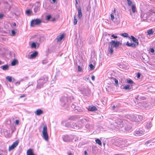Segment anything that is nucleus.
Segmentation results:
<instances>
[{"label": "nucleus", "mask_w": 155, "mask_h": 155, "mask_svg": "<svg viewBox=\"0 0 155 155\" xmlns=\"http://www.w3.org/2000/svg\"><path fill=\"white\" fill-rule=\"evenodd\" d=\"M91 121V119L87 117H83L79 119V122L81 124L85 125V128L87 130L90 131L94 128V125L92 124L89 123Z\"/></svg>", "instance_id": "nucleus-1"}, {"label": "nucleus", "mask_w": 155, "mask_h": 155, "mask_svg": "<svg viewBox=\"0 0 155 155\" xmlns=\"http://www.w3.org/2000/svg\"><path fill=\"white\" fill-rule=\"evenodd\" d=\"M110 127L112 129L114 128L121 127L123 126L122 120L120 119L114 120L110 119Z\"/></svg>", "instance_id": "nucleus-2"}, {"label": "nucleus", "mask_w": 155, "mask_h": 155, "mask_svg": "<svg viewBox=\"0 0 155 155\" xmlns=\"http://www.w3.org/2000/svg\"><path fill=\"white\" fill-rule=\"evenodd\" d=\"M48 81V77L45 76L37 81V84L36 89H40L43 87L44 84Z\"/></svg>", "instance_id": "nucleus-3"}, {"label": "nucleus", "mask_w": 155, "mask_h": 155, "mask_svg": "<svg viewBox=\"0 0 155 155\" xmlns=\"http://www.w3.org/2000/svg\"><path fill=\"white\" fill-rule=\"evenodd\" d=\"M81 94L87 96L89 93L90 90L87 86H82L79 88Z\"/></svg>", "instance_id": "nucleus-4"}, {"label": "nucleus", "mask_w": 155, "mask_h": 155, "mask_svg": "<svg viewBox=\"0 0 155 155\" xmlns=\"http://www.w3.org/2000/svg\"><path fill=\"white\" fill-rule=\"evenodd\" d=\"M42 137L46 141L48 140V136L47 133V128L46 125H44L42 131Z\"/></svg>", "instance_id": "nucleus-5"}, {"label": "nucleus", "mask_w": 155, "mask_h": 155, "mask_svg": "<svg viewBox=\"0 0 155 155\" xmlns=\"http://www.w3.org/2000/svg\"><path fill=\"white\" fill-rule=\"evenodd\" d=\"M74 138V136L72 135H64L62 137L63 140L66 142H70Z\"/></svg>", "instance_id": "nucleus-6"}, {"label": "nucleus", "mask_w": 155, "mask_h": 155, "mask_svg": "<svg viewBox=\"0 0 155 155\" xmlns=\"http://www.w3.org/2000/svg\"><path fill=\"white\" fill-rule=\"evenodd\" d=\"M68 102V98L66 97H62L60 99V104L62 106L67 105Z\"/></svg>", "instance_id": "nucleus-7"}, {"label": "nucleus", "mask_w": 155, "mask_h": 155, "mask_svg": "<svg viewBox=\"0 0 155 155\" xmlns=\"http://www.w3.org/2000/svg\"><path fill=\"white\" fill-rule=\"evenodd\" d=\"M41 20L39 18L32 20L31 21V26L34 27L35 25H38L41 23Z\"/></svg>", "instance_id": "nucleus-8"}, {"label": "nucleus", "mask_w": 155, "mask_h": 155, "mask_svg": "<svg viewBox=\"0 0 155 155\" xmlns=\"http://www.w3.org/2000/svg\"><path fill=\"white\" fill-rule=\"evenodd\" d=\"M121 43H120L119 41H115L114 40H112L111 42L109 43V45L113 48H116L118 47L120 45H121Z\"/></svg>", "instance_id": "nucleus-9"}, {"label": "nucleus", "mask_w": 155, "mask_h": 155, "mask_svg": "<svg viewBox=\"0 0 155 155\" xmlns=\"http://www.w3.org/2000/svg\"><path fill=\"white\" fill-rule=\"evenodd\" d=\"M144 130L142 128H140L135 131L134 134L135 136H139L144 134Z\"/></svg>", "instance_id": "nucleus-10"}, {"label": "nucleus", "mask_w": 155, "mask_h": 155, "mask_svg": "<svg viewBox=\"0 0 155 155\" xmlns=\"http://www.w3.org/2000/svg\"><path fill=\"white\" fill-rule=\"evenodd\" d=\"M127 118L132 121H136V115L134 114L128 115L127 116Z\"/></svg>", "instance_id": "nucleus-11"}, {"label": "nucleus", "mask_w": 155, "mask_h": 155, "mask_svg": "<svg viewBox=\"0 0 155 155\" xmlns=\"http://www.w3.org/2000/svg\"><path fill=\"white\" fill-rule=\"evenodd\" d=\"M19 141L18 140L14 142L9 147V151H10L16 147L18 145Z\"/></svg>", "instance_id": "nucleus-12"}, {"label": "nucleus", "mask_w": 155, "mask_h": 155, "mask_svg": "<svg viewBox=\"0 0 155 155\" xmlns=\"http://www.w3.org/2000/svg\"><path fill=\"white\" fill-rule=\"evenodd\" d=\"M114 15L113 14V13H112L110 14V19L113 21L117 25L120 22V20L118 19H116L117 21H115L114 20Z\"/></svg>", "instance_id": "nucleus-13"}, {"label": "nucleus", "mask_w": 155, "mask_h": 155, "mask_svg": "<svg viewBox=\"0 0 155 155\" xmlns=\"http://www.w3.org/2000/svg\"><path fill=\"white\" fill-rule=\"evenodd\" d=\"M38 54V52L37 51H35L31 54L30 55L28 56V59H33L36 58Z\"/></svg>", "instance_id": "nucleus-14"}, {"label": "nucleus", "mask_w": 155, "mask_h": 155, "mask_svg": "<svg viewBox=\"0 0 155 155\" xmlns=\"http://www.w3.org/2000/svg\"><path fill=\"white\" fill-rule=\"evenodd\" d=\"M82 126V124L79 126L76 123H73L72 124L71 128L76 130H78L81 128Z\"/></svg>", "instance_id": "nucleus-15"}, {"label": "nucleus", "mask_w": 155, "mask_h": 155, "mask_svg": "<svg viewBox=\"0 0 155 155\" xmlns=\"http://www.w3.org/2000/svg\"><path fill=\"white\" fill-rule=\"evenodd\" d=\"M83 111V110L80 107L77 106V107H76V108L74 109V110L73 112L74 113H81Z\"/></svg>", "instance_id": "nucleus-16"}, {"label": "nucleus", "mask_w": 155, "mask_h": 155, "mask_svg": "<svg viewBox=\"0 0 155 155\" xmlns=\"http://www.w3.org/2000/svg\"><path fill=\"white\" fill-rule=\"evenodd\" d=\"M87 109L89 111H94L97 110V108L93 105L89 106Z\"/></svg>", "instance_id": "nucleus-17"}, {"label": "nucleus", "mask_w": 155, "mask_h": 155, "mask_svg": "<svg viewBox=\"0 0 155 155\" xmlns=\"http://www.w3.org/2000/svg\"><path fill=\"white\" fill-rule=\"evenodd\" d=\"M35 113L36 115L39 116L43 113V111L41 109H38L35 112Z\"/></svg>", "instance_id": "nucleus-18"}, {"label": "nucleus", "mask_w": 155, "mask_h": 155, "mask_svg": "<svg viewBox=\"0 0 155 155\" xmlns=\"http://www.w3.org/2000/svg\"><path fill=\"white\" fill-rule=\"evenodd\" d=\"M136 122H139L142 120L143 119V117L142 115H136Z\"/></svg>", "instance_id": "nucleus-19"}, {"label": "nucleus", "mask_w": 155, "mask_h": 155, "mask_svg": "<svg viewBox=\"0 0 155 155\" xmlns=\"http://www.w3.org/2000/svg\"><path fill=\"white\" fill-rule=\"evenodd\" d=\"M79 117L78 115L71 116L69 118V119L71 120H78Z\"/></svg>", "instance_id": "nucleus-20"}, {"label": "nucleus", "mask_w": 155, "mask_h": 155, "mask_svg": "<svg viewBox=\"0 0 155 155\" xmlns=\"http://www.w3.org/2000/svg\"><path fill=\"white\" fill-rule=\"evenodd\" d=\"M148 15L146 13H142L141 15V17L142 20L143 21L146 20L147 18Z\"/></svg>", "instance_id": "nucleus-21"}, {"label": "nucleus", "mask_w": 155, "mask_h": 155, "mask_svg": "<svg viewBox=\"0 0 155 155\" xmlns=\"http://www.w3.org/2000/svg\"><path fill=\"white\" fill-rule=\"evenodd\" d=\"M82 15L81 12V9L80 6H79L78 8V17L81 19V17H82Z\"/></svg>", "instance_id": "nucleus-22"}, {"label": "nucleus", "mask_w": 155, "mask_h": 155, "mask_svg": "<svg viewBox=\"0 0 155 155\" xmlns=\"http://www.w3.org/2000/svg\"><path fill=\"white\" fill-rule=\"evenodd\" d=\"M64 35L63 34L61 35L57 36L56 38L58 42H60L62 39L64 38Z\"/></svg>", "instance_id": "nucleus-23"}, {"label": "nucleus", "mask_w": 155, "mask_h": 155, "mask_svg": "<svg viewBox=\"0 0 155 155\" xmlns=\"http://www.w3.org/2000/svg\"><path fill=\"white\" fill-rule=\"evenodd\" d=\"M18 61L17 59H14L11 62V65L13 66L15 65L16 64H18Z\"/></svg>", "instance_id": "nucleus-24"}, {"label": "nucleus", "mask_w": 155, "mask_h": 155, "mask_svg": "<svg viewBox=\"0 0 155 155\" xmlns=\"http://www.w3.org/2000/svg\"><path fill=\"white\" fill-rule=\"evenodd\" d=\"M27 155H35L34 153L33 150L32 149H30L27 150Z\"/></svg>", "instance_id": "nucleus-25"}, {"label": "nucleus", "mask_w": 155, "mask_h": 155, "mask_svg": "<svg viewBox=\"0 0 155 155\" xmlns=\"http://www.w3.org/2000/svg\"><path fill=\"white\" fill-rule=\"evenodd\" d=\"M126 45L128 46L131 47L132 48H135L136 46L135 44L134 43L129 42L128 41L127 42Z\"/></svg>", "instance_id": "nucleus-26"}, {"label": "nucleus", "mask_w": 155, "mask_h": 155, "mask_svg": "<svg viewBox=\"0 0 155 155\" xmlns=\"http://www.w3.org/2000/svg\"><path fill=\"white\" fill-rule=\"evenodd\" d=\"M0 68L3 70L6 71L8 70V69L9 66L8 64L4 65L3 66H1Z\"/></svg>", "instance_id": "nucleus-27"}, {"label": "nucleus", "mask_w": 155, "mask_h": 155, "mask_svg": "<svg viewBox=\"0 0 155 155\" xmlns=\"http://www.w3.org/2000/svg\"><path fill=\"white\" fill-rule=\"evenodd\" d=\"M40 9V7L38 5H35L34 8V11L35 13H36Z\"/></svg>", "instance_id": "nucleus-28"}, {"label": "nucleus", "mask_w": 155, "mask_h": 155, "mask_svg": "<svg viewBox=\"0 0 155 155\" xmlns=\"http://www.w3.org/2000/svg\"><path fill=\"white\" fill-rule=\"evenodd\" d=\"M131 39L132 40V41L135 43H137V45H138V41L137 39L135 38L134 36H131Z\"/></svg>", "instance_id": "nucleus-29"}, {"label": "nucleus", "mask_w": 155, "mask_h": 155, "mask_svg": "<svg viewBox=\"0 0 155 155\" xmlns=\"http://www.w3.org/2000/svg\"><path fill=\"white\" fill-rule=\"evenodd\" d=\"M89 76H85L83 78V79L84 80L90 83H91V81L89 78Z\"/></svg>", "instance_id": "nucleus-30"}, {"label": "nucleus", "mask_w": 155, "mask_h": 155, "mask_svg": "<svg viewBox=\"0 0 155 155\" xmlns=\"http://www.w3.org/2000/svg\"><path fill=\"white\" fill-rule=\"evenodd\" d=\"M6 79L9 82H12L14 81V79L12 78V77L10 76H8L6 77Z\"/></svg>", "instance_id": "nucleus-31"}, {"label": "nucleus", "mask_w": 155, "mask_h": 155, "mask_svg": "<svg viewBox=\"0 0 155 155\" xmlns=\"http://www.w3.org/2000/svg\"><path fill=\"white\" fill-rule=\"evenodd\" d=\"M152 126V124L151 122L147 123L146 125V128L148 130L150 129Z\"/></svg>", "instance_id": "nucleus-32"}, {"label": "nucleus", "mask_w": 155, "mask_h": 155, "mask_svg": "<svg viewBox=\"0 0 155 155\" xmlns=\"http://www.w3.org/2000/svg\"><path fill=\"white\" fill-rule=\"evenodd\" d=\"M72 123L71 122H67L65 123V126L68 127H71Z\"/></svg>", "instance_id": "nucleus-33"}, {"label": "nucleus", "mask_w": 155, "mask_h": 155, "mask_svg": "<svg viewBox=\"0 0 155 155\" xmlns=\"http://www.w3.org/2000/svg\"><path fill=\"white\" fill-rule=\"evenodd\" d=\"M113 47L109 45V46L108 48V51L109 53H110V54H112L113 52Z\"/></svg>", "instance_id": "nucleus-34"}, {"label": "nucleus", "mask_w": 155, "mask_h": 155, "mask_svg": "<svg viewBox=\"0 0 155 155\" xmlns=\"http://www.w3.org/2000/svg\"><path fill=\"white\" fill-rule=\"evenodd\" d=\"M132 87L129 85H126L124 86V89L126 90H129Z\"/></svg>", "instance_id": "nucleus-35"}, {"label": "nucleus", "mask_w": 155, "mask_h": 155, "mask_svg": "<svg viewBox=\"0 0 155 155\" xmlns=\"http://www.w3.org/2000/svg\"><path fill=\"white\" fill-rule=\"evenodd\" d=\"M96 143L100 146L102 145V143L101 140L99 139H97L95 140Z\"/></svg>", "instance_id": "nucleus-36"}, {"label": "nucleus", "mask_w": 155, "mask_h": 155, "mask_svg": "<svg viewBox=\"0 0 155 155\" xmlns=\"http://www.w3.org/2000/svg\"><path fill=\"white\" fill-rule=\"evenodd\" d=\"M127 82L129 84H132V85H134L135 83L133 81L130 79H127Z\"/></svg>", "instance_id": "nucleus-37"}, {"label": "nucleus", "mask_w": 155, "mask_h": 155, "mask_svg": "<svg viewBox=\"0 0 155 155\" xmlns=\"http://www.w3.org/2000/svg\"><path fill=\"white\" fill-rule=\"evenodd\" d=\"M36 43L35 42H33L31 45V47L32 48H36Z\"/></svg>", "instance_id": "nucleus-38"}, {"label": "nucleus", "mask_w": 155, "mask_h": 155, "mask_svg": "<svg viewBox=\"0 0 155 155\" xmlns=\"http://www.w3.org/2000/svg\"><path fill=\"white\" fill-rule=\"evenodd\" d=\"M132 10L133 13H135L136 12V7L134 5H133L131 6Z\"/></svg>", "instance_id": "nucleus-39"}, {"label": "nucleus", "mask_w": 155, "mask_h": 155, "mask_svg": "<svg viewBox=\"0 0 155 155\" xmlns=\"http://www.w3.org/2000/svg\"><path fill=\"white\" fill-rule=\"evenodd\" d=\"M77 20L76 18V17L75 15H74V25H76L77 24Z\"/></svg>", "instance_id": "nucleus-40"}, {"label": "nucleus", "mask_w": 155, "mask_h": 155, "mask_svg": "<svg viewBox=\"0 0 155 155\" xmlns=\"http://www.w3.org/2000/svg\"><path fill=\"white\" fill-rule=\"evenodd\" d=\"M32 11L30 9H28L26 12V14L28 16L30 15Z\"/></svg>", "instance_id": "nucleus-41"}, {"label": "nucleus", "mask_w": 155, "mask_h": 155, "mask_svg": "<svg viewBox=\"0 0 155 155\" xmlns=\"http://www.w3.org/2000/svg\"><path fill=\"white\" fill-rule=\"evenodd\" d=\"M120 35L124 37H128V34L126 33H122L120 34Z\"/></svg>", "instance_id": "nucleus-42"}, {"label": "nucleus", "mask_w": 155, "mask_h": 155, "mask_svg": "<svg viewBox=\"0 0 155 155\" xmlns=\"http://www.w3.org/2000/svg\"><path fill=\"white\" fill-rule=\"evenodd\" d=\"M153 32V31L152 29H150L149 30L147 31L148 34L149 35L152 34Z\"/></svg>", "instance_id": "nucleus-43"}, {"label": "nucleus", "mask_w": 155, "mask_h": 155, "mask_svg": "<svg viewBox=\"0 0 155 155\" xmlns=\"http://www.w3.org/2000/svg\"><path fill=\"white\" fill-rule=\"evenodd\" d=\"M96 147H94L92 148V152L93 153H96Z\"/></svg>", "instance_id": "nucleus-44"}, {"label": "nucleus", "mask_w": 155, "mask_h": 155, "mask_svg": "<svg viewBox=\"0 0 155 155\" xmlns=\"http://www.w3.org/2000/svg\"><path fill=\"white\" fill-rule=\"evenodd\" d=\"M89 66L91 70H93L94 68V67L92 64H90Z\"/></svg>", "instance_id": "nucleus-45"}, {"label": "nucleus", "mask_w": 155, "mask_h": 155, "mask_svg": "<svg viewBox=\"0 0 155 155\" xmlns=\"http://www.w3.org/2000/svg\"><path fill=\"white\" fill-rule=\"evenodd\" d=\"M71 107L72 109H73V111H74V109L76 108V107H77V106H76V105H75L74 104H72L71 105Z\"/></svg>", "instance_id": "nucleus-46"}, {"label": "nucleus", "mask_w": 155, "mask_h": 155, "mask_svg": "<svg viewBox=\"0 0 155 155\" xmlns=\"http://www.w3.org/2000/svg\"><path fill=\"white\" fill-rule=\"evenodd\" d=\"M11 33L12 35L13 36H14L16 34V32L14 30H12Z\"/></svg>", "instance_id": "nucleus-47"}, {"label": "nucleus", "mask_w": 155, "mask_h": 155, "mask_svg": "<svg viewBox=\"0 0 155 155\" xmlns=\"http://www.w3.org/2000/svg\"><path fill=\"white\" fill-rule=\"evenodd\" d=\"M127 4L128 5L130 6L132 3V2L130 0H127Z\"/></svg>", "instance_id": "nucleus-48"}, {"label": "nucleus", "mask_w": 155, "mask_h": 155, "mask_svg": "<svg viewBox=\"0 0 155 155\" xmlns=\"http://www.w3.org/2000/svg\"><path fill=\"white\" fill-rule=\"evenodd\" d=\"M51 18V16L50 15H48L46 16V19L47 20H49Z\"/></svg>", "instance_id": "nucleus-49"}, {"label": "nucleus", "mask_w": 155, "mask_h": 155, "mask_svg": "<svg viewBox=\"0 0 155 155\" xmlns=\"http://www.w3.org/2000/svg\"><path fill=\"white\" fill-rule=\"evenodd\" d=\"M67 154L68 155H74V152L73 151H72V152L68 151L67 153Z\"/></svg>", "instance_id": "nucleus-50"}, {"label": "nucleus", "mask_w": 155, "mask_h": 155, "mask_svg": "<svg viewBox=\"0 0 155 155\" xmlns=\"http://www.w3.org/2000/svg\"><path fill=\"white\" fill-rule=\"evenodd\" d=\"M78 70L79 72H81L82 71V68L80 66H78Z\"/></svg>", "instance_id": "nucleus-51"}, {"label": "nucleus", "mask_w": 155, "mask_h": 155, "mask_svg": "<svg viewBox=\"0 0 155 155\" xmlns=\"http://www.w3.org/2000/svg\"><path fill=\"white\" fill-rule=\"evenodd\" d=\"M33 84V82H29L28 84V87L29 86H30L31 85H32Z\"/></svg>", "instance_id": "nucleus-52"}, {"label": "nucleus", "mask_w": 155, "mask_h": 155, "mask_svg": "<svg viewBox=\"0 0 155 155\" xmlns=\"http://www.w3.org/2000/svg\"><path fill=\"white\" fill-rule=\"evenodd\" d=\"M141 76V74L140 73H138L137 74V77L138 78H139Z\"/></svg>", "instance_id": "nucleus-53"}, {"label": "nucleus", "mask_w": 155, "mask_h": 155, "mask_svg": "<svg viewBox=\"0 0 155 155\" xmlns=\"http://www.w3.org/2000/svg\"><path fill=\"white\" fill-rule=\"evenodd\" d=\"M150 51L152 53H153L154 52V49L152 48L150 49Z\"/></svg>", "instance_id": "nucleus-54"}, {"label": "nucleus", "mask_w": 155, "mask_h": 155, "mask_svg": "<svg viewBox=\"0 0 155 155\" xmlns=\"http://www.w3.org/2000/svg\"><path fill=\"white\" fill-rule=\"evenodd\" d=\"M151 141V140H150L146 141L145 143V145H147V144L150 143Z\"/></svg>", "instance_id": "nucleus-55"}, {"label": "nucleus", "mask_w": 155, "mask_h": 155, "mask_svg": "<svg viewBox=\"0 0 155 155\" xmlns=\"http://www.w3.org/2000/svg\"><path fill=\"white\" fill-rule=\"evenodd\" d=\"M111 37H113L114 38H117V36L115 35H114L113 34L111 35Z\"/></svg>", "instance_id": "nucleus-56"}, {"label": "nucleus", "mask_w": 155, "mask_h": 155, "mask_svg": "<svg viewBox=\"0 0 155 155\" xmlns=\"http://www.w3.org/2000/svg\"><path fill=\"white\" fill-rule=\"evenodd\" d=\"M19 123V121L18 120H15V124L16 125H18Z\"/></svg>", "instance_id": "nucleus-57"}, {"label": "nucleus", "mask_w": 155, "mask_h": 155, "mask_svg": "<svg viewBox=\"0 0 155 155\" xmlns=\"http://www.w3.org/2000/svg\"><path fill=\"white\" fill-rule=\"evenodd\" d=\"M114 82L116 84H118V81L116 79H114Z\"/></svg>", "instance_id": "nucleus-58"}, {"label": "nucleus", "mask_w": 155, "mask_h": 155, "mask_svg": "<svg viewBox=\"0 0 155 155\" xmlns=\"http://www.w3.org/2000/svg\"><path fill=\"white\" fill-rule=\"evenodd\" d=\"M4 16V15L3 14L0 13V19H2L3 18Z\"/></svg>", "instance_id": "nucleus-59"}, {"label": "nucleus", "mask_w": 155, "mask_h": 155, "mask_svg": "<svg viewBox=\"0 0 155 155\" xmlns=\"http://www.w3.org/2000/svg\"><path fill=\"white\" fill-rule=\"evenodd\" d=\"M116 10L115 8H114V10L113 11V12L112 13H113V14H114V15H116Z\"/></svg>", "instance_id": "nucleus-60"}, {"label": "nucleus", "mask_w": 155, "mask_h": 155, "mask_svg": "<svg viewBox=\"0 0 155 155\" xmlns=\"http://www.w3.org/2000/svg\"><path fill=\"white\" fill-rule=\"evenodd\" d=\"M25 94H23L21 95L20 97V98H22L23 97H25Z\"/></svg>", "instance_id": "nucleus-61"}, {"label": "nucleus", "mask_w": 155, "mask_h": 155, "mask_svg": "<svg viewBox=\"0 0 155 155\" xmlns=\"http://www.w3.org/2000/svg\"><path fill=\"white\" fill-rule=\"evenodd\" d=\"M78 0H75V5L77 8V5L78 4Z\"/></svg>", "instance_id": "nucleus-62"}, {"label": "nucleus", "mask_w": 155, "mask_h": 155, "mask_svg": "<svg viewBox=\"0 0 155 155\" xmlns=\"http://www.w3.org/2000/svg\"><path fill=\"white\" fill-rule=\"evenodd\" d=\"M95 76H92L91 77V79L93 81H94L95 80Z\"/></svg>", "instance_id": "nucleus-63"}, {"label": "nucleus", "mask_w": 155, "mask_h": 155, "mask_svg": "<svg viewBox=\"0 0 155 155\" xmlns=\"http://www.w3.org/2000/svg\"><path fill=\"white\" fill-rule=\"evenodd\" d=\"M20 84V81H17L15 83V85H19Z\"/></svg>", "instance_id": "nucleus-64"}]
</instances>
